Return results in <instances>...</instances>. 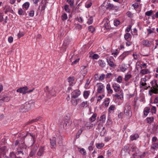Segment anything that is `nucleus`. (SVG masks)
Listing matches in <instances>:
<instances>
[{"label":"nucleus","instance_id":"9","mask_svg":"<svg viewBox=\"0 0 158 158\" xmlns=\"http://www.w3.org/2000/svg\"><path fill=\"white\" fill-rule=\"evenodd\" d=\"M56 138L53 137L52 139H50V147L52 148H55L56 147Z\"/></svg>","mask_w":158,"mask_h":158},{"label":"nucleus","instance_id":"58","mask_svg":"<svg viewBox=\"0 0 158 158\" xmlns=\"http://www.w3.org/2000/svg\"><path fill=\"white\" fill-rule=\"evenodd\" d=\"M103 127L102 125L100 124H99L98 125V128L99 131H100L101 130H102V129Z\"/></svg>","mask_w":158,"mask_h":158},{"label":"nucleus","instance_id":"10","mask_svg":"<svg viewBox=\"0 0 158 158\" xmlns=\"http://www.w3.org/2000/svg\"><path fill=\"white\" fill-rule=\"evenodd\" d=\"M152 87H151V89L149 90V92H151L152 93L155 94H158V89L155 88L154 81H152L150 82Z\"/></svg>","mask_w":158,"mask_h":158},{"label":"nucleus","instance_id":"48","mask_svg":"<svg viewBox=\"0 0 158 158\" xmlns=\"http://www.w3.org/2000/svg\"><path fill=\"white\" fill-rule=\"evenodd\" d=\"M18 14L19 15H24V11L21 8H20L19 10Z\"/></svg>","mask_w":158,"mask_h":158},{"label":"nucleus","instance_id":"62","mask_svg":"<svg viewBox=\"0 0 158 158\" xmlns=\"http://www.w3.org/2000/svg\"><path fill=\"white\" fill-rule=\"evenodd\" d=\"M76 19L79 22L82 23L83 21V20L82 18L80 17L79 18H77Z\"/></svg>","mask_w":158,"mask_h":158},{"label":"nucleus","instance_id":"42","mask_svg":"<svg viewBox=\"0 0 158 158\" xmlns=\"http://www.w3.org/2000/svg\"><path fill=\"white\" fill-rule=\"evenodd\" d=\"M88 29L89 31H90L92 33H93L95 30V28L92 26L89 27Z\"/></svg>","mask_w":158,"mask_h":158},{"label":"nucleus","instance_id":"2","mask_svg":"<svg viewBox=\"0 0 158 158\" xmlns=\"http://www.w3.org/2000/svg\"><path fill=\"white\" fill-rule=\"evenodd\" d=\"M28 88L27 86H26L22 87H21L18 89L16 91L20 93H22L23 94H24L26 93H29L32 92L34 89L28 91Z\"/></svg>","mask_w":158,"mask_h":158},{"label":"nucleus","instance_id":"64","mask_svg":"<svg viewBox=\"0 0 158 158\" xmlns=\"http://www.w3.org/2000/svg\"><path fill=\"white\" fill-rule=\"evenodd\" d=\"M151 112L152 113H155L156 112V107L154 106H153L151 109Z\"/></svg>","mask_w":158,"mask_h":158},{"label":"nucleus","instance_id":"41","mask_svg":"<svg viewBox=\"0 0 158 158\" xmlns=\"http://www.w3.org/2000/svg\"><path fill=\"white\" fill-rule=\"evenodd\" d=\"M67 2L72 7L74 6V1L72 0H67Z\"/></svg>","mask_w":158,"mask_h":158},{"label":"nucleus","instance_id":"1","mask_svg":"<svg viewBox=\"0 0 158 158\" xmlns=\"http://www.w3.org/2000/svg\"><path fill=\"white\" fill-rule=\"evenodd\" d=\"M129 147L127 146H124L122 149L121 155L123 158L129 157L130 155L129 152Z\"/></svg>","mask_w":158,"mask_h":158},{"label":"nucleus","instance_id":"6","mask_svg":"<svg viewBox=\"0 0 158 158\" xmlns=\"http://www.w3.org/2000/svg\"><path fill=\"white\" fill-rule=\"evenodd\" d=\"M70 42V39L68 38H66L62 47V49L64 51H65L68 46Z\"/></svg>","mask_w":158,"mask_h":158},{"label":"nucleus","instance_id":"55","mask_svg":"<svg viewBox=\"0 0 158 158\" xmlns=\"http://www.w3.org/2000/svg\"><path fill=\"white\" fill-rule=\"evenodd\" d=\"M92 57L93 59H97L99 58V56L97 54H94L93 55Z\"/></svg>","mask_w":158,"mask_h":158},{"label":"nucleus","instance_id":"52","mask_svg":"<svg viewBox=\"0 0 158 158\" xmlns=\"http://www.w3.org/2000/svg\"><path fill=\"white\" fill-rule=\"evenodd\" d=\"M152 148L154 149L158 148V143H154L152 144Z\"/></svg>","mask_w":158,"mask_h":158},{"label":"nucleus","instance_id":"50","mask_svg":"<svg viewBox=\"0 0 158 158\" xmlns=\"http://www.w3.org/2000/svg\"><path fill=\"white\" fill-rule=\"evenodd\" d=\"M120 23V21L117 20H114V24L116 26H117Z\"/></svg>","mask_w":158,"mask_h":158},{"label":"nucleus","instance_id":"3","mask_svg":"<svg viewBox=\"0 0 158 158\" xmlns=\"http://www.w3.org/2000/svg\"><path fill=\"white\" fill-rule=\"evenodd\" d=\"M72 124V121L70 117L66 116L65 118L63 127L65 129L69 128Z\"/></svg>","mask_w":158,"mask_h":158},{"label":"nucleus","instance_id":"51","mask_svg":"<svg viewBox=\"0 0 158 158\" xmlns=\"http://www.w3.org/2000/svg\"><path fill=\"white\" fill-rule=\"evenodd\" d=\"M117 81L119 83H120L122 81V77L119 76L117 79Z\"/></svg>","mask_w":158,"mask_h":158},{"label":"nucleus","instance_id":"54","mask_svg":"<svg viewBox=\"0 0 158 158\" xmlns=\"http://www.w3.org/2000/svg\"><path fill=\"white\" fill-rule=\"evenodd\" d=\"M89 79H88L87 80V82L85 84V89H86L88 88V87L90 83V82H89Z\"/></svg>","mask_w":158,"mask_h":158},{"label":"nucleus","instance_id":"46","mask_svg":"<svg viewBox=\"0 0 158 158\" xmlns=\"http://www.w3.org/2000/svg\"><path fill=\"white\" fill-rule=\"evenodd\" d=\"M131 36L130 33H127L124 35V37L126 40L128 39Z\"/></svg>","mask_w":158,"mask_h":158},{"label":"nucleus","instance_id":"14","mask_svg":"<svg viewBox=\"0 0 158 158\" xmlns=\"http://www.w3.org/2000/svg\"><path fill=\"white\" fill-rule=\"evenodd\" d=\"M44 150L45 148L44 147H41L39 149L37 153V155L39 156H41L43 154Z\"/></svg>","mask_w":158,"mask_h":158},{"label":"nucleus","instance_id":"27","mask_svg":"<svg viewBox=\"0 0 158 158\" xmlns=\"http://www.w3.org/2000/svg\"><path fill=\"white\" fill-rule=\"evenodd\" d=\"M27 148L26 145L25 144L23 143H21L20 145L19 148L21 150H25Z\"/></svg>","mask_w":158,"mask_h":158},{"label":"nucleus","instance_id":"47","mask_svg":"<svg viewBox=\"0 0 158 158\" xmlns=\"http://www.w3.org/2000/svg\"><path fill=\"white\" fill-rule=\"evenodd\" d=\"M30 135L33 138L34 141V142L35 139V135H34L33 134H31L30 133H27V135Z\"/></svg>","mask_w":158,"mask_h":158},{"label":"nucleus","instance_id":"49","mask_svg":"<svg viewBox=\"0 0 158 158\" xmlns=\"http://www.w3.org/2000/svg\"><path fill=\"white\" fill-rule=\"evenodd\" d=\"M16 157V155L14 152L10 153L9 158H15Z\"/></svg>","mask_w":158,"mask_h":158},{"label":"nucleus","instance_id":"43","mask_svg":"<svg viewBox=\"0 0 158 158\" xmlns=\"http://www.w3.org/2000/svg\"><path fill=\"white\" fill-rule=\"evenodd\" d=\"M36 150H32L29 154V156L30 157H32L35 153Z\"/></svg>","mask_w":158,"mask_h":158},{"label":"nucleus","instance_id":"36","mask_svg":"<svg viewBox=\"0 0 158 158\" xmlns=\"http://www.w3.org/2000/svg\"><path fill=\"white\" fill-rule=\"evenodd\" d=\"M102 131H99L100 132V135L101 136H104L105 133L106 132V129H105V127H102Z\"/></svg>","mask_w":158,"mask_h":158},{"label":"nucleus","instance_id":"38","mask_svg":"<svg viewBox=\"0 0 158 158\" xmlns=\"http://www.w3.org/2000/svg\"><path fill=\"white\" fill-rule=\"evenodd\" d=\"M96 146L98 148L101 149L104 146V144L102 143H98L96 144Z\"/></svg>","mask_w":158,"mask_h":158},{"label":"nucleus","instance_id":"15","mask_svg":"<svg viewBox=\"0 0 158 158\" xmlns=\"http://www.w3.org/2000/svg\"><path fill=\"white\" fill-rule=\"evenodd\" d=\"M2 98L4 102H9L10 99V97L7 94H4L3 95Z\"/></svg>","mask_w":158,"mask_h":158},{"label":"nucleus","instance_id":"33","mask_svg":"<svg viewBox=\"0 0 158 158\" xmlns=\"http://www.w3.org/2000/svg\"><path fill=\"white\" fill-rule=\"evenodd\" d=\"M147 122L149 123H151L153 122L154 120V118L152 117H148L147 118Z\"/></svg>","mask_w":158,"mask_h":158},{"label":"nucleus","instance_id":"11","mask_svg":"<svg viewBox=\"0 0 158 158\" xmlns=\"http://www.w3.org/2000/svg\"><path fill=\"white\" fill-rule=\"evenodd\" d=\"M50 89L49 88L48 86H46V87L45 88L44 91L46 92H48L49 94H50L52 96H55L56 92L55 91V90L53 88H52V90H54V92L53 93H52V92L50 91V89Z\"/></svg>","mask_w":158,"mask_h":158},{"label":"nucleus","instance_id":"18","mask_svg":"<svg viewBox=\"0 0 158 158\" xmlns=\"http://www.w3.org/2000/svg\"><path fill=\"white\" fill-rule=\"evenodd\" d=\"M99 65L102 68H103L106 65V63L105 62L102 60H99L98 61Z\"/></svg>","mask_w":158,"mask_h":158},{"label":"nucleus","instance_id":"24","mask_svg":"<svg viewBox=\"0 0 158 158\" xmlns=\"http://www.w3.org/2000/svg\"><path fill=\"white\" fill-rule=\"evenodd\" d=\"M150 72L149 70L147 69H142L140 71V73L142 75H144L148 73H150Z\"/></svg>","mask_w":158,"mask_h":158},{"label":"nucleus","instance_id":"39","mask_svg":"<svg viewBox=\"0 0 158 158\" xmlns=\"http://www.w3.org/2000/svg\"><path fill=\"white\" fill-rule=\"evenodd\" d=\"M131 77V74H127L125 76L124 80L125 81H127L129 80Z\"/></svg>","mask_w":158,"mask_h":158},{"label":"nucleus","instance_id":"28","mask_svg":"<svg viewBox=\"0 0 158 158\" xmlns=\"http://www.w3.org/2000/svg\"><path fill=\"white\" fill-rule=\"evenodd\" d=\"M143 45L147 47H149L150 45V44L149 41L145 40L143 41Z\"/></svg>","mask_w":158,"mask_h":158},{"label":"nucleus","instance_id":"4","mask_svg":"<svg viewBox=\"0 0 158 158\" xmlns=\"http://www.w3.org/2000/svg\"><path fill=\"white\" fill-rule=\"evenodd\" d=\"M31 105L29 103H26L22 105L20 107L19 110L22 112H26L31 109Z\"/></svg>","mask_w":158,"mask_h":158},{"label":"nucleus","instance_id":"59","mask_svg":"<svg viewBox=\"0 0 158 158\" xmlns=\"http://www.w3.org/2000/svg\"><path fill=\"white\" fill-rule=\"evenodd\" d=\"M132 6L134 7V8H137L139 6V4L137 3H135L132 5Z\"/></svg>","mask_w":158,"mask_h":158},{"label":"nucleus","instance_id":"25","mask_svg":"<svg viewBox=\"0 0 158 158\" xmlns=\"http://www.w3.org/2000/svg\"><path fill=\"white\" fill-rule=\"evenodd\" d=\"M115 108V105H110L109 108V113H111L112 112L111 111H113V112Z\"/></svg>","mask_w":158,"mask_h":158},{"label":"nucleus","instance_id":"35","mask_svg":"<svg viewBox=\"0 0 158 158\" xmlns=\"http://www.w3.org/2000/svg\"><path fill=\"white\" fill-rule=\"evenodd\" d=\"M106 120V116L105 114H103L100 117V120L102 121V123L105 122Z\"/></svg>","mask_w":158,"mask_h":158},{"label":"nucleus","instance_id":"12","mask_svg":"<svg viewBox=\"0 0 158 158\" xmlns=\"http://www.w3.org/2000/svg\"><path fill=\"white\" fill-rule=\"evenodd\" d=\"M112 87L115 92H118L120 91L121 88L118 84L114 83L112 85Z\"/></svg>","mask_w":158,"mask_h":158},{"label":"nucleus","instance_id":"26","mask_svg":"<svg viewBox=\"0 0 158 158\" xmlns=\"http://www.w3.org/2000/svg\"><path fill=\"white\" fill-rule=\"evenodd\" d=\"M139 137V136L138 134H135L131 136V140H135L137 138H138Z\"/></svg>","mask_w":158,"mask_h":158},{"label":"nucleus","instance_id":"16","mask_svg":"<svg viewBox=\"0 0 158 158\" xmlns=\"http://www.w3.org/2000/svg\"><path fill=\"white\" fill-rule=\"evenodd\" d=\"M46 1V0H43V1L42 2L41 11L44 10L46 7L47 2Z\"/></svg>","mask_w":158,"mask_h":158},{"label":"nucleus","instance_id":"22","mask_svg":"<svg viewBox=\"0 0 158 158\" xmlns=\"http://www.w3.org/2000/svg\"><path fill=\"white\" fill-rule=\"evenodd\" d=\"M107 61L108 63V64L111 67H113L114 66V63L110 59H107Z\"/></svg>","mask_w":158,"mask_h":158},{"label":"nucleus","instance_id":"37","mask_svg":"<svg viewBox=\"0 0 158 158\" xmlns=\"http://www.w3.org/2000/svg\"><path fill=\"white\" fill-rule=\"evenodd\" d=\"M6 147L5 146H3L0 148V155L1 153L4 152L6 150Z\"/></svg>","mask_w":158,"mask_h":158},{"label":"nucleus","instance_id":"19","mask_svg":"<svg viewBox=\"0 0 158 158\" xmlns=\"http://www.w3.org/2000/svg\"><path fill=\"white\" fill-rule=\"evenodd\" d=\"M106 88L108 93L112 94L113 93V90L111 89L110 85L109 83H108L107 85Z\"/></svg>","mask_w":158,"mask_h":158},{"label":"nucleus","instance_id":"31","mask_svg":"<svg viewBox=\"0 0 158 158\" xmlns=\"http://www.w3.org/2000/svg\"><path fill=\"white\" fill-rule=\"evenodd\" d=\"M61 18L63 21H64L66 20L68 18L67 15L65 13H64L61 15Z\"/></svg>","mask_w":158,"mask_h":158},{"label":"nucleus","instance_id":"30","mask_svg":"<svg viewBox=\"0 0 158 158\" xmlns=\"http://www.w3.org/2000/svg\"><path fill=\"white\" fill-rule=\"evenodd\" d=\"M97 115L96 114H94L91 117L89 118L91 122H93L95 121Z\"/></svg>","mask_w":158,"mask_h":158},{"label":"nucleus","instance_id":"21","mask_svg":"<svg viewBox=\"0 0 158 158\" xmlns=\"http://www.w3.org/2000/svg\"><path fill=\"white\" fill-rule=\"evenodd\" d=\"M88 102L87 101L85 102L84 101L82 102L80 105V106L81 108H84L85 106V107H87L88 106Z\"/></svg>","mask_w":158,"mask_h":158},{"label":"nucleus","instance_id":"8","mask_svg":"<svg viewBox=\"0 0 158 158\" xmlns=\"http://www.w3.org/2000/svg\"><path fill=\"white\" fill-rule=\"evenodd\" d=\"M81 94V92L79 90H76L73 92L71 93V98H76Z\"/></svg>","mask_w":158,"mask_h":158},{"label":"nucleus","instance_id":"40","mask_svg":"<svg viewBox=\"0 0 158 158\" xmlns=\"http://www.w3.org/2000/svg\"><path fill=\"white\" fill-rule=\"evenodd\" d=\"M153 12V11H152V10H150L147 11L145 13V14L146 15H147V16H150L152 15Z\"/></svg>","mask_w":158,"mask_h":158},{"label":"nucleus","instance_id":"7","mask_svg":"<svg viewBox=\"0 0 158 158\" xmlns=\"http://www.w3.org/2000/svg\"><path fill=\"white\" fill-rule=\"evenodd\" d=\"M131 106L128 104H127L125 106L124 110V112L126 115L128 116H129L130 113L131 112Z\"/></svg>","mask_w":158,"mask_h":158},{"label":"nucleus","instance_id":"45","mask_svg":"<svg viewBox=\"0 0 158 158\" xmlns=\"http://www.w3.org/2000/svg\"><path fill=\"white\" fill-rule=\"evenodd\" d=\"M25 34L23 32H21V31H19V33H18V37L19 39L20 38L22 37Z\"/></svg>","mask_w":158,"mask_h":158},{"label":"nucleus","instance_id":"29","mask_svg":"<svg viewBox=\"0 0 158 158\" xmlns=\"http://www.w3.org/2000/svg\"><path fill=\"white\" fill-rule=\"evenodd\" d=\"M114 7L113 4L110 3H108L106 6V9H107L111 10Z\"/></svg>","mask_w":158,"mask_h":158},{"label":"nucleus","instance_id":"20","mask_svg":"<svg viewBox=\"0 0 158 158\" xmlns=\"http://www.w3.org/2000/svg\"><path fill=\"white\" fill-rule=\"evenodd\" d=\"M75 80V77H69L68 79V81L70 85H71L73 83V81Z\"/></svg>","mask_w":158,"mask_h":158},{"label":"nucleus","instance_id":"44","mask_svg":"<svg viewBox=\"0 0 158 158\" xmlns=\"http://www.w3.org/2000/svg\"><path fill=\"white\" fill-rule=\"evenodd\" d=\"M64 9L65 11L68 13L70 12V10L69 9V6L68 5H65L64 6Z\"/></svg>","mask_w":158,"mask_h":158},{"label":"nucleus","instance_id":"53","mask_svg":"<svg viewBox=\"0 0 158 158\" xmlns=\"http://www.w3.org/2000/svg\"><path fill=\"white\" fill-rule=\"evenodd\" d=\"M34 14V11L33 10H31L29 13V15L30 17H32Z\"/></svg>","mask_w":158,"mask_h":158},{"label":"nucleus","instance_id":"56","mask_svg":"<svg viewBox=\"0 0 158 158\" xmlns=\"http://www.w3.org/2000/svg\"><path fill=\"white\" fill-rule=\"evenodd\" d=\"M105 77V75L104 74H102L100 76L99 79L101 81L103 80L104 79Z\"/></svg>","mask_w":158,"mask_h":158},{"label":"nucleus","instance_id":"60","mask_svg":"<svg viewBox=\"0 0 158 158\" xmlns=\"http://www.w3.org/2000/svg\"><path fill=\"white\" fill-rule=\"evenodd\" d=\"M82 131L81 130H79V131L77 133V136H76V137L77 138H79L80 135L82 133Z\"/></svg>","mask_w":158,"mask_h":158},{"label":"nucleus","instance_id":"23","mask_svg":"<svg viewBox=\"0 0 158 158\" xmlns=\"http://www.w3.org/2000/svg\"><path fill=\"white\" fill-rule=\"evenodd\" d=\"M39 118H36L35 119H32V120H31V121H30L27 122L26 123L25 125H28L30 124L33 123L39 120Z\"/></svg>","mask_w":158,"mask_h":158},{"label":"nucleus","instance_id":"63","mask_svg":"<svg viewBox=\"0 0 158 158\" xmlns=\"http://www.w3.org/2000/svg\"><path fill=\"white\" fill-rule=\"evenodd\" d=\"M13 38L12 36H10L8 38V41L10 43H11L13 41Z\"/></svg>","mask_w":158,"mask_h":158},{"label":"nucleus","instance_id":"57","mask_svg":"<svg viewBox=\"0 0 158 158\" xmlns=\"http://www.w3.org/2000/svg\"><path fill=\"white\" fill-rule=\"evenodd\" d=\"M93 22V19L92 17H90L88 21L87 22V23L89 24L92 23Z\"/></svg>","mask_w":158,"mask_h":158},{"label":"nucleus","instance_id":"34","mask_svg":"<svg viewBox=\"0 0 158 158\" xmlns=\"http://www.w3.org/2000/svg\"><path fill=\"white\" fill-rule=\"evenodd\" d=\"M79 151L81 152V153L83 155H85L86 154V152L85 151L84 149L83 148H78Z\"/></svg>","mask_w":158,"mask_h":158},{"label":"nucleus","instance_id":"17","mask_svg":"<svg viewBox=\"0 0 158 158\" xmlns=\"http://www.w3.org/2000/svg\"><path fill=\"white\" fill-rule=\"evenodd\" d=\"M90 91L89 90L84 91L83 92V96L84 97V98L85 99H87L88 97L90 94Z\"/></svg>","mask_w":158,"mask_h":158},{"label":"nucleus","instance_id":"13","mask_svg":"<svg viewBox=\"0 0 158 158\" xmlns=\"http://www.w3.org/2000/svg\"><path fill=\"white\" fill-rule=\"evenodd\" d=\"M80 98L76 99V98H71V102L72 105L74 106H76L79 103Z\"/></svg>","mask_w":158,"mask_h":158},{"label":"nucleus","instance_id":"32","mask_svg":"<svg viewBox=\"0 0 158 158\" xmlns=\"http://www.w3.org/2000/svg\"><path fill=\"white\" fill-rule=\"evenodd\" d=\"M29 3L28 2H26L23 4V8H25L27 10L29 8Z\"/></svg>","mask_w":158,"mask_h":158},{"label":"nucleus","instance_id":"61","mask_svg":"<svg viewBox=\"0 0 158 158\" xmlns=\"http://www.w3.org/2000/svg\"><path fill=\"white\" fill-rule=\"evenodd\" d=\"M104 27L106 29H109L110 28L109 26L108 23H106L104 24Z\"/></svg>","mask_w":158,"mask_h":158},{"label":"nucleus","instance_id":"5","mask_svg":"<svg viewBox=\"0 0 158 158\" xmlns=\"http://www.w3.org/2000/svg\"><path fill=\"white\" fill-rule=\"evenodd\" d=\"M97 87V92L98 94H101L104 91V86L102 83H98L96 85Z\"/></svg>","mask_w":158,"mask_h":158}]
</instances>
